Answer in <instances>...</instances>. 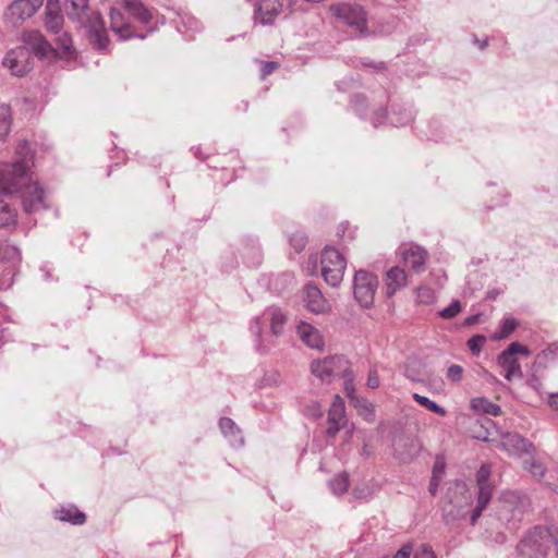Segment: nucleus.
Returning a JSON list of instances; mask_svg holds the SVG:
<instances>
[{
	"mask_svg": "<svg viewBox=\"0 0 558 558\" xmlns=\"http://www.w3.org/2000/svg\"><path fill=\"white\" fill-rule=\"evenodd\" d=\"M34 153L27 141L19 143L13 162H0V195L19 194L27 214L47 207L45 191L33 180Z\"/></svg>",
	"mask_w": 558,
	"mask_h": 558,
	"instance_id": "obj_1",
	"label": "nucleus"
},
{
	"mask_svg": "<svg viewBox=\"0 0 558 558\" xmlns=\"http://www.w3.org/2000/svg\"><path fill=\"white\" fill-rule=\"evenodd\" d=\"M88 2L89 0H64V10L70 20L78 22L85 28L89 41L102 50L109 44L108 33L100 13H88Z\"/></svg>",
	"mask_w": 558,
	"mask_h": 558,
	"instance_id": "obj_2",
	"label": "nucleus"
},
{
	"mask_svg": "<svg viewBox=\"0 0 558 558\" xmlns=\"http://www.w3.org/2000/svg\"><path fill=\"white\" fill-rule=\"evenodd\" d=\"M550 545H558L554 530L537 525L521 539L518 550L524 558H542L547 555Z\"/></svg>",
	"mask_w": 558,
	"mask_h": 558,
	"instance_id": "obj_3",
	"label": "nucleus"
},
{
	"mask_svg": "<svg viewBox=\"0 0 558 558\" xmlns=\"http://www.w3.org/2000/svg\"><path fill=\"white\" fill-rule=\"evenodd\" d=\"M312 374L323 381L330 383L336 376L351 378L350 362L343 355L326 356L311 363Z\"/></svg>",
	"mask_w": 558,
	"mask_h": 558,
	"instance_id": "obj_4",
	"label": "nucleus"
},
{
	"mask_svg": "<svg viewBox=\"0 0 558 558\" xmlns=\"http://www.w3.org/2000/svg\"><path fill=\"white\" fill-rule=\"evenodd\" d=\"M322 276L325 281L336 288L339 287L347 268L344 256L333 246H326L322 253Z\"/></svg>",
	"mask_w": 558,
	"mask_h": 558,
	"instance_id": "obj_5",
	"label": "nucleus"
},
{
	"mask_svg": "<svg viewBox=\"0 0 558 558\" xmlns=\"http://www.w3.org/2000/svg\"><path fill=\"white\" fill-rule=\"evenodd\" d=\"M333 16L351 28L357 31L362 36L368 34L366 12L363 7L356 3H338L329 8Z\"/></svg>",
	"mask_w": 558,
	"mask_h": 558,
	"instance_id": "obj_6",
	"label": "nucleus"
},
{
	"mask_svg": "<svg viewBox=\"0 0 558 558\" xmlns=\"http://www.w3.org/2000/svg\"><path fill=\"white\" fill-rule=\"evenodd\" d=\"M378 284V278L374 274L363 269L355 271L353 278V294L354 299L362 307L369 308L373 306Z\"/></svg>",
	"mask_w": 558,
	"mask_h": 558,
	"instance_id": "obj_7",
	"label": "nucleus"
},
{
	"mask_svg": "<svg viewBox=\"0 0 558 558\" xmlns=\"http://www.w3.org/2000/svg\"><path fill=\"white\" fill-rule=\"evenodd\" d=\"M456 489L461 494V498L457 501L452 499L445 504L442 508V520L447 526L454 529L471 512V495L468 493L464 484H457Z\"/></svg>",
	"mask_w": 558,
	"mask_h": 558,
	"instance_id": "obj_8",
	"label": "nucleus"
},
{
	"mask_svg": "<svg viewBox=\"0 0 558 558\" xmlns=\"http://www.w3.org/2000/svg\"><path fill=\"white\" fill-rule=\"evenodd\" d=\"M44 0H14L4 11V22L11 27L22 25L43 5Z\"/></svg>",
	"mask_w": 558,
	"mask_h": 558,
	"instance_id": "obj_9",
	"label": "nucleus"
},
{
	"mask_svg": "<svg viewBox=\"0 0 558 558\" xmlns=\"http://www.w3.org/2000/svg\"><path fill=\"white\" fill-rule=\"evenodd\" d=\"M2 64L15 76H24L32 70L31 52L26 47L10 50Z\"/></svg>",
	"mask_w": 558,
	"mask_h": 558,
	"instance_id": "obj_10",
	"label": "nucleus"
},
{
	"mask_svg": "<svg viewBox=\"0 0 558 558\" xmlns=\"http://www.w3.org/2000/svg\"><path fill=\"white\" fill-rule=\"evenodd\" d=\"M109 17L111 31L119 35L121 39H130L134 37L144 39L146 37V35L136 34L133 25L120 10L112 8L109 12Z\"/></svg>",
	"mask_w": 558,
	"mask_h": 558,
	"instance_id": "obj_11",
	"label": "nucleus"
},
{
	"mask_svg": "<svg viewBox=\"0 0 558 558\" xmlns=\"http://www.w3.org/2000/svg\"><path fill=\"white\" fill-rule=\"evenodd\" d=\"M281 11L282 4L279 0H262L255 8L254 19L262 25H272Z\"/></svg>",
	"mask_w": 558,
	"mask_h": 558,
	"instance_id": "obj_12",
	"label": "nucleus"
},
{
	"mask_svg": "<svg viewBox=\"0 0 558 558\" xmlns=\"http://www.w3.org/2000/svg\"><path fill=\"white\" fill-rule=\"evenodd\" d=\"M345 407L340 396H336L328 412L327 435L333 438L344 423Z\"/></svg>",
	"mask_w": 558,
	"mask_h": 558,
	"instance_id": "obj_13",
	"label": "nucleus"
},
{
	"mask_svg": "<svg viewBox=\"0 0 558 558\" xmlns=\"http://www.w3.org/2000/svg\"><path fill=\"white\" fill-rule=\"evenodd\" d=\"M125 11L143 25H149L153 21L155 9L146 7L142 0H121Z\"/></svg>",
	"mask_w": 558,
	"mask_h": 558,
	"instance_id": "obj_14",
	"label": "nucleus"
},
{
	"mask_svg": "<svg viewBox=\"0 0 558 558\" xmlns=\"http://www.w3.org/2000/svg\"><path fill=\"white\" fill-rule=\"evenodd\" d=\"M305 302L307 308L315 314L326 313L329 310L328 301L314 283L305 286Z\"/></svg>",
	"mask_w": 558,
	"mask_h": 558,
	"instance_id": "obj_15",
	"label": "nucleus"
},
{
	"mask_svg": "<svg viewBox=\"0 0 558 558\" xmlns=\"http://www.w3.org/2000/svg\"><path fill=\"white\" fill-rule=\"evenodd\" d=\"M300 339L310 348L322 351L324 349V339L319 330L314 326L301 322L296 327Z\"/></svg>",
	"mask_w": 558,
	"mask_h": 558,
	"instance_id": "obj_16",
	"label": "nucleus"
},
{
	"mask_svg": "<svg viewBox=\"0 0 558 558\" xmlns=\"http://www.w3.org/2000/svg\"><path fill=\"white\" fill-rule=\"evenodd\" d=\"M502 446L513 456L531 453L534 450L533 444L519 434H507L504 437Z\"/></svg>",
	"mask_w": 558,
	"mask_h": 558,
	"instance_id": "obj_17",
	"label": "nucleus"
},
{
	"mask_svg": "<svg viewBox=\"0 0 558 558\" xmlns=\"http://www.w3.org/2000/svg\"><path fill=\"white\" fill-rule=\"evenodd\" d=\"M45 26L53 34L61 32L63 27V15L61 14L59 0H47Z\"/></svg>",
	"mask_w": 558,
	"mask_h": 558,
	"instance_id": "obj_18",
	"label": "nucleus"
},
{
	"mask_svg": "<svg viewBox=\"0 0 558 558\" xmlns=\"http://www.w3.org/2000/svg\"><path fill=\"white\" fill-rule=\"evenodd\" d=\"M386 294L388 298L392 296L397 291L404 288L408 283V276L404 269L399 266L391 267L385 277Z\"/></svg>",
	"mask_w": 558,
	"mask_h": 558,
	"instance_id": "obj_19",
	"label": "nucleus"
},
{
	"mask_svg": "<svg viewBox=\"0 0 558 558\" xmlns=\"http://www.w3.org/2000/svg\"><path fill=\"white\" fill-rule=\"evenodd\" d=\"M403 259L415 272L424 270V266L427 259V252L418 246L412 245L410 248L402 252Z\"/></svg>",
	"mask_w": 558,
	"mask_h": 558,
	"instance_id": "obj_20",
	"label": "nucleus"
},
{
	"mask_svg": "<svg viewBox=\"0 0 558 558\" xmlns=\"http://www.w3.org/2000/svg\"><path fill=\"white\" fill-rule=\"evenodd\" d=\"M500 367L505 369V378L511 381L513 378H522L523 373L518 359L505 351H502L497 359Z\"/></svg>",
	"mask_w": 558,
	"mask_h": 558,
	"instance_id": "obj_21",
	"label": "nucleus"
},
{
	"mask_svg": "<svg viewBox=\"0 0 558 558\" xmlns=\"http://www.w3.org/2000/svg\"><path fill=\"white\" fill-rule=\"evenodd\" d=\"M527 506V498L518 496L514 493H510L505 497L502 510L512 512V518L520 522Z\"/></svg>",
	"mask_w": 558,
	"mask_h": 558,
	"instance_id": "obj_22",
	"label": "nucleus"
},
{
	"mask_svg": "<svg viewBox=\"0 0 558 558\" xmlns=\"http://www.w3.org/2000/svg\"><path fill=\"white\" fill-rule=\"evenodd\" d=\"M263 318L268 319L270 323V331L274 336L282 335L284 325L287 323V315L279 307H268L263 313Z\"/></svg>",
	"mask_w": 558,
	"mask_h": 558,
	"instance_id": "obj_23",
	"label": "nucleus"
},
{
	"mask_svg": "<svg viewBox=\"0 0 558 558\" xmlns=\"http://www.w3.org/2000/svg\"><path fill=\"white\" fill-rule=\"evenodd\" d=\"M478 495L476 507L471 511L470 523L474 525L482 515L483 510L487 507L492 499L493 488L490 485H478Z\"/></svg>",
	"mask_w": 558,
	"mask_h": 558,
	"instance_id": "obj_24",
	"label": "nucleus"
},
{
	"mask_svg": "<svg viewBox=\"0 0 558 558\" xmlns=\"http://www.w3.org/2000/svg\"><path fill=\"white\" fill-rule=\"evenodd\" d=\"M219 427L223 435L229 438L232 446H242L243 437L235 423L229 417H222L219 421Z\"/></svg>",
	"mask_w": 558,
	"mask_h": 558,
	"instance_id": "obj_25",
	"label": "nucleus"
},
{
	"mask_svg": "<svg viewBox=\"0 0 558 558\" xmlns=\"http://www.w3.org/2000/svg\"><path fill=\"white\" fill-rule=\"evenodd\" d=\"M57 518L60 521L70 522L75 525H81L86 521V515L80 511L75 506L62 507L56 511Z\"/></svg>",
	"mask_w": 558,
	"mask_h": 558,
	"instance_id": "obj_26",
	"label": "nucleus"
},
{
	"mask_svg": "<svg viewBox=\"0 0 558 558\" xmlns=\"http://www.w3.org/2000/svg\"><path fill=\"white\" fill-rule=\"evenodd\" d=\"M23 40L26 44L33 45L35 52L38 54H41V56L46 54V52L50 48L47 40H45V38L38 31H32V32L25 33L23 35Z\"/></svg>",
	"mask_w": 558,
	"mask_h": 558,
	"instance_id": "obj_27",
	"label": "nucleus"
},
{
	"mask_svg": "<svg viewBox=\"0 0 558 558\" xmlns=\"http://www.w3.org/2000/svg\"><path fill=\"white\" fill-rule=\"evenodd\" d=\"M17 214L14 208L0 201V228H7L16 223Z\"/></svg>",
	"mask_w": 558,
	"mask_h": 558,
	"instance_id": "obj_28",
	"label": "nucleus"
},
{
	"mask_svg": "<svg viewBox=\"0 0 558 558\" xmlns=\"http://www.w3.org/2000/svg\"><path fill=\"white\" fill-rule=\"evenodd\" d=\"M328 485L333 494L342 495L349 488V475L347 473L337 474L328 482Z\"/></svg>",
	"mask_w": 558,
	"mask_h": 558,
	"instance_id": "obj_29",
	"label": "nucleus"
},
{
	"mask_svg": "<svg viewBox=\"0 0 558 558\" xmlns=\"http://www.w3.org/2000/svg\"><path fill=\"white\" fill-rule=\"evenodd\" d=\"M11 110L9 106H0V140H4L11 131Z\"/></svg>",
	"mask_w": 558,
	"mask_h": 558,
	"instance_id": "obj_30",
	"label": "nucleus"
},
{
	"mask_svg": "<svg viewBox=\"0 0 558 558\" xmlns=\"http://www.w3.org/2000/svg\"><path fill=\"white\" fill-rule=\"evenodd\" d=\"M413 399L420 405L426 408L430 412L436 413V414H438L440 416H445L446 415V410L442 407H440L439 404H437L435 401L430 400L429 398H427L425 396H422V395H418V393H413Z\"/></svg>",
	"mask_w": 558,
	"mask_h": 558,
	"instance_id": "obj_31",
	"label": "nucleus"
},
{
	"mask_svg": "<svg viewBox=\"0 0 558 558\" xmlns=\"http://www.w3.org/2000/svg\"><path fill=\"white\" fill-rule=\"evenodd\" d=\"M524 469L536 480H541L546 472L545 466L533 457L524 460Z\"/></svg>",
	"mask_w": 558,
	"mask_h": 558,
	"instance_id": "obj_32",
	"label": "nucleus"
},
{
	"mask_svg": "<svg viewBox=\"0 0 558 558\" xmlns=\"http://www.w3.org/2000/svg\"><path fill=\"white\" fill-rule=\"evenodd\" d=\"M473 408H481L483 412L498 416L501 413V408L498 404H495L493 402H489L485 398H478L472 401Z\"/></svg>",
	"mask_w": 558,
	"mask_h": 558,
	"instance_id": "obj_33",
	"label": "nucleus"
},
{
	"mask_svg": "<svg viewBox=\"0 0 558 558\" xmlns=\"http://www.w3.org/2000/svg\"><path fill=\"white\" fill-rule=\"evenodd\" d=\"M290 244L299 253L304 250L307 243V236L302 230H296L289 235Z\"/></svg>",
	"mask_w": 558,
	"mask_h": 558,
	"instance_id": "obj_34",
	"label": "nucleus"
},
{
	"mask_svg": "<svg viewBox=\"0 0 558 558\" xmlns=\"http://www.w3.org/2000/svg\"><path fill=\"white\" fill-rule=\"evenodd\" d=\"M404 376L414 383H422L420 366L415 362H408L404 367Z\"/></svg>",
	"mask_w": 558,
	"mask_h": 558,
	"instance_id": "obj_35",
	"label": "nucleus"
},
{
	"mask_svg": "<svg viewBox=\"0 0 558 558\" xmlns=\"http://www.w3.org/2000/svg\"><path fill=\"white\" fill-rule=\"evenodd\" d=\"M461 311V303L458 300L452 301L447 307L439 312V316L444 319L456 317Z\"/></svg>",
	"mask_w": 558,
	"mask_h": 558,
	"instance_id": "obj_36",
	"label": "nucleus"
},
{
	"mask_svg": "<svg viewBox=\"0 0 558 558\" xmlns=\"http://www.w3.org/2000/svg\"><path fill=\"white\" fill-rule=\"evenodd\" d=\"M517 326H518V323L514 318L510 317V318L504 319V322L501 323V326H500V332L498 335V338L499 339L508 338L515 330Z\"/></svg>",
	"mask_w": 558,
	"mask_h": 558,
	"instance_id": "obj_37",
	"label": "nucleus"
},
{
	"mask_svg": "<svg viewBox=\"0 0 558 558\" xmlns=\"http://www.w3.org/2000/svg\"><path fill=\"white\" fill-rule=\"evenodd\" d=\"M413 120V114H412V111L410 110H404L402 113H401V117H398L397 113H393L390 118H389V121L392 125L395 126H399V125H407L409 124L411 121Z\"/></svg>",
	"mask_w": 558,
	"mask_h": 558,
	"instance_id": "obj_38",
	"label": "nucleus"
},
{
	"mask_svg": "<svg viewBox=\"0 0 558 558\" xmlns=\"http://www.w3.org/2000/svg\"><path fill=\"white\" fill-rule=\"evenodd\" d=\"M485 342H486L485 336L475 335L468 340V347L473 354H478Z\"/></svg>",
	"mask_w": 558,
	"mask_h": 558,
	"instance_id": "obj_39",
	"label": "nucleus"
},
{
	"mask_svg": "<svg viewBox=\"0 0 558 558\" xmlns=\"http://www.w3.org/2000/svg\"><path fill=\"white\" fill-rule=\"evenodd\" d=\"M490 476V465L482 464L481 468L476 472V483L478 485H490L489 484Z\"/></svg>",
	"mask_w": 558,
	"mask_h": 558,
	"instance_id": "obj_40",
	"label": "nucleus"
},
{
	"mask_svg": "<svg viewBox=\"0 0 558 558\" xmlns=\"http://www.w3.org/2000/svg\"><path fill=\"white\" fill-rule=\"evenodd\" d=\"M435 295L430 288L421 287L417 289V300L420 303L429 304L434 301Z\"/></svg>",
	"mask_w": 558,
	"mask_h": 558,
	"instance_id": "obj_41",
	"label": "nucleus"
},
{
	"mask_svg": "<svg viewBox=\"0 0 558 558\" xmlns=\"http://www.w3.org/2000/svg\"><path fill=\"white\" fill-rule=\"evenodd\" d=\"M463 368L458 364H452L447 369V378L452 383H459L462 379Z\"/></svg>",
	"mask_w": 558,
	"mask_h": 558,
	"instance_id": "obj_42",
	"label": "nucleus"
},
{
	"mask_svg": "<svg viewBox=\"0 0 558 558\" xmlns=\"http://www.w3.org/2000/svg\"><path fill=\"white\" fill-rule=\"evenodd\" d=\"M413 558H437L435 551L429 545H422L415 553Z\"/></svg>",
	"mask_w": 558,
	"mask_h": 558,
	"instance_id": "obj_43",
	"label": "nucleus"
},
{
	"mask_svg": "<svg viewBox=\"0 0 558 558\" xmlns=\"http://www.w3.org/2000/svg\"><path fill=\"white\" fill-rule=\"evenodd\" d=\"M388 118L387 111L384 108H379L375 110L372 123L375 128L383 124L385 120Z\"/></svg>",
	"mask_w": 558,
	"mask_h": 558,
	"instance_id": "obj_44",
	"label": "nucleus"
},
{
	"mask_svg": "<svg viewBox=\"0 0 558 558\" xmlns=\"http://www.w3.org/2000/svg\"><path fill=\"white\" fill-rule=\"evenodd\" d=\"M412 549L411 544H404L395 555L389 556V558H410Z\"/></svg>",
	"mask_w": 558,
	"mask_h": 558,
	"instance_id": "obj_45",
	"label": "nucleus"
},
{
	"mask_svg": "<svg viewBox=\"0 0 558 558\" xmlns=\"http://www.w3.org/2000/svg\"><path fill=\"white\" fill-rule=\"evenodd\" d=\"M445 468H446L445 462L437 459L433 466L432 477L442 478V476L445 474Z\"/></svg>",
	"mask_w": 558,
	"mask_h": 558,
	"instance_id": "obj_46",
	"label": "nucleus"
},
{
	"mask_svg": "<svg viewBox=\"0 0 558 558\" xmlns=\"http://www.w3.org/2000/svg\"><path fill=\"white\" fill-rule=\"evenodd\" d=\"M367 387H369L371 389H376L379 387V376L376 369L369 371L367 377Z\"/></svg>",
	"mask_w": 558,
	"mask_h": 558,
	"instance_id": "obj_47",
	"label": "nucleus"
},
{
	"mask_svg": "<svg viewBox=\"0 0 558 558\" xmlns=\"http://www.w3.org/2000/svg\"><path fill=\"white\" fill-rule=\"evenodd\" d=\"M352 106L357 113L366 108V101L363 96L356 95L352 98Z\"/></svg>",
	"mask_w": 558,
	"mask_h": 558,
	"instance_id": "obj_48",
	"label": "nucleus"
},
{
	"mask_svg": "<svg viewBox=\"0 0 558 558\" xmlns=\"http://www.w3.org/2000/svg\"><path fill=\"white\" fill-rule=\"evenodd\" d=\"M539 356H543V357L558 356V342H554V343L549 344L545 350L542 351Z\"/></svg>",
	"mask_w": 558,
	"mask_h": 558,
	"instance_id": "obj_49",
	"label": "nucleus"
},
{
	"mask_svg": "<svg viewBox=\"0 0 558 558\" xmlns=\"http://www.w3.org/2000/svg\"><path fill=\"white\" fill-rule=\"evenodd\" d=\"M251 330L257 338H259L262 336V331H263L262 317H256L254 320H252Z\"/></svg>",
	"mask_w": 558,
	"mask_h": 558,
	"instance_id": "obj_50",
	"label": "nucleus"
},
{
	"mask_svg": "<svg viewBox=\"0 0 558 558\" xmlns=\"http://www.w3.org/2000/svg\"><path fill=\"white\" fill-rule=\"evenodd\" d=\"M353 378L354 375L352 374L351 378H344V390L347 392V396L350 398V400L354 399V385H353Z\"/></svg>",
	"mask_w": 558,
	"mask_h": 558,
	"instance_id": "obj_51",
	"label": "nucleus"
},
{
	"mask_svg": "<svg viewBox=\"0 0 558 558\" xmlns=\"http://www.w3.org/2000/svg\"><path fill=\"white\" fill-rule=\"evenodd\" d=\"M277 66L278 64L276 62H266L262 68V75L266 76L271 74Z\"/></svg>",
	"mask_w": 558,
	"mask_h": 558,
	"instance_id": "obj_52",
	"label": "nucleus"
},
{
	"mask_svg": "<svg viewBox=\"0 0 558 558\" xmlns=\"http://www.w3.org/2000/svg\"><path fill=\"white\" fill-rule=\"evenodd\" d=\"M441 478L432 477L428 486V492L435 496L438 490V486L440 484Z\"/></svg>",
	"mask_w": 558,
	"mask_h": 558,
	"instance_id": "obj_53",
	"label": "nucleus"
},
{
	"mask_svg": "<svg viewBox=\"0 0 558 558\" xmlns=\"http://www.w3.org/2000/svg\"><path fill=\"white\" fill-rule=\"evenodd\" d=\"M505 352L515 356L517 354H520V343L519 342H511Z\"/></svg>",
	"mask_w": 558,
	"mask_h": 558,
	"instance_id": "obj_54",
	"label": "nucleus"
},
{
	"mask_svg": "<svg viewBox=\"0 0 558 558\" xmlns=\"http://www.w3.org/2000/svg\"><path fill=\"white\" fill-rule=\"evenodd\" d=\"M351 401L354 402L355 407H360L365 410H372V404L369 402H367L365 399H359V398L354 397V399Z\"/></svg>",
	"mask_w": 558,
	"mask_h": 558,
	"instance_id": "obj_55",
	"label": "nucleus"
},
{
	"mask_svg": "<svg viewBox=\"0 0 558 558\" xmlns=\"http://www.w3.org/2000/svg\"><path fill=\"white\" fill-rule=\"evenodd\" d=\"M353 494L354 497L356 498H366L371 495V490L367 487H364L362 489L355 488Z\"/></svg>",
	"mask_w": 558,
	"mask_h": 558,
	"instance_id": "obj_56",
	"label": "nucleus"
},
{
	"mask_svg": "<svg viewBox=\"0 0 558 558\" xmlns=\"http://www.w3.org/2000/svg\"><path fill=\"white\" fill-rule=\"evenodd\" d=\"M549 405L553 409L558 410V392L549 395Z\"/></svg>",
	"mask_w": 558,
	"mask_h": 558,
	"instance_id": "obj_57",
	"label": "nucleus"
},
{
	"mask_svg": "<svg viewBox=\"0 0 558 558\" xmlns=\"http://www.w3.org/2000/svg\"><path fill=\"white\" fill-rule=\"evenodd\" d=\"M477 320H478L477 315L469 316L465 318V325H468V326L474 325L475 323H477Z\"/></svg>",
	"mask_w": 558,
	"mask_h": 558,
	"instance_id": "obj_58",
	"label": "nucleus"
},
{
	"mask_svg": "<svg viewBox=\"0 0 558 558\" xmlns=\"http://www.w3.org/2000/svg\"><path fill=\"white\" fill-rule=\"evenodd\" d=\"M520 354L529 356L531 354V351L527 347L520 343Z\"/></svg>",
	"mask_w": 558,
	"mask_h": 558,
	"instance_id": "obj_59",
	"label": "nucleus"
},
{
	"mask_svg": "<svg viewBox=\"0 0 558 558\" xmlns=\"http://www.w3.org/2000/svg\"><path fill=\"white\" fill-rule=\"evenodd\" d=\"M498 294H499V292L497 290H492L488 292L487 298L495 300Z\"/></svg>",
	"mask_w": 558,
	"mask_h": 558,
	"instance_id": "obj_60",
	"label": "nucleus"
},
{
	"mask_svg": "<svg viewBox=\"0 0 558 558\" xmlns=\"http://www.w3.org/2000/svg\"><path fill=\"white\" fill-rule=\"evenodd\" d=\"M368 65H369V66H374V68H375V69H377V70H381V69H384V68H385V66H384V63H380L379 65H374V64H368Z\"/></svg>",
	"mask_w": 558,
	"mask_h": 558,
	"instance_id": "obj_61",
	"label": "nucleus"
},
{
	"mask_svg": "<svg viewBox=\"0 0 558 558\" xmlns=\"http://www.w3.org/2000/svg\"><path fill=\"white\" fill-rule=\"evenodd\" d=\"M487 46V40H483L481 44H480V48L483 50L485 47Z\"/></svg>",
	"mask_w": 558,
	"mask_h": 558,
	"instance_id": "obj_62",
	"label": "nucleus"
},
{
	"mask_svg": "<svg viewBox=\"0 0 558 558\" xmlns=\"http://www.w3.org/2000/svg\"><path fill=\"white\" fill-rule=\"evenodd\" d=\"M257 350L264 353L266 350L263 348L262 343H257Z\"/></svg>",
	"mask_w": 558,
	"mask_h": 558,
	"instance_id": "obj_63",
	"label": "nucleus"
},
{
	"mask_svg": "<svg viewBox=\"0 0 558 558\" xmlns=\"http://www.w3.org/2000/svg\"><path fill=\"white\" fill-rule=\"evenodd\" d=\"M411 447L414 449V453H416L418 450V447L414 444V441H412Z\"/></svg>",
	"mask_w": 558,
	"mask_h": 558,
	"instance_id": "obj_64",
	"label": "nucleus"
}]
</instances>
